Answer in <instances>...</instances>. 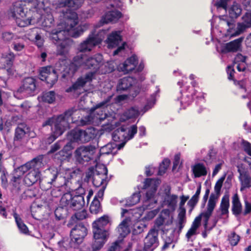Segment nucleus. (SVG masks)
<instances>
[{"label": "nucleus", "instance_id": "1", "mask_svg": "<svg viewBox=\"0 0 251 251\" xmlns=\"http://www.w3.org/2000/svg\"><path fill=\"white\" fill-rule=\"evenodd\" d=\"M76 56H81L83 57L81 66H83L86 69H90L93 71V72L87 73L84 75L78 77L71 86L65 90L66 93H73L79 96L81 94L80 91L83 88L86 83L92 81L96 72L100 67L102 56L100 54L89 57L86 55L82 54H78Z\"/></svg>", "mask_w": 251, "mask_h": 251}, {"label": "nucleus", "instance_id": "4", "mask_svg": "<svg viewBox=\"0 0 251 251\" xmlns=\"http://www.w3.org/2000/svg\"><path fill=\"white\" fill-rule=\"evenodd\" d=\"M66 31L54 29L50 33V37L52 42L56 45L57 55L66 57L73 44V41L66 37Z\"/></svg>", "mask_w": 251, "mask_h": 251}, {"label": "nucleus", "instance_id": "47", "mask_svg": "<svg viewBox=\"0 0 251 251\" xmlns=\"http://www.w3.org/2000/svg\"><path fill=\"white\" fill-rule=\"evenodd\" d=\"M137 132V126L136 125H132L129 127H127L126 141L132 139Z\"/></svg>", "mask_w": 251, "mask_h": 251}, {"label": "nucleus", "instance_id": "12", "mask_svg": "<svg viewBox=\"0 0 251 251\" xmlns=\"http://www.w3.org/2000/svg\"><path fill=\"white\" fill-rule=\"evenodd\" d=\"M21 2H16L13 4L12 14L16 19V23L20 27H25L31 24V17L28 16L27 9Z\"/></svg>", "mask_w": 251, "mask_h": 251}, {"label": "nucleus", "instance_id": "23", "mask_svg": "<svg viewBox=\"0 0 251 251\" xmlns=\"http://www.w3.org/2000/svg\"><path fill=\"white\" fill-rule=\"evenodd\" d=\"M57 171L49 170L46 173V175L43 176L39 181L40 188L43 191H47L51 187L52 184L56 179Z\"/></svg>", "mask_w": 251, "mask_h": 251}, {"label": "nucleus", "instance_id": "7", "mask_svg": "<svg viewBox=\"0 0 251 251\" xmlns=\"http://www.w3.org/2000/svg\"><path fill=\"white\" fill-rule=\"evenodd\" d=\"M82 62L83 57L76 55L70 63L67 64L65 60H62L56 63L55 67L58 73L61 75V78L68 79L73 77Z\"/></svg>", "mask_w": 251, "mask_h": 251}, {"label": "nucleus", "instance_id": "59", "mask_svg": "<svg viewBox=\"0 0 251 251\" xmlns=\"http://www.w3.org/2000/svg\"><path fill=\"white\" fill-rule=\"evenodd\" d=\"M242 20L247 25V26L251 27V11L247 12L243 16Z\"/></svg>", "mask_w": 251, "mask_h": 251}, {"label": "nucleus", "instance_id": "25", "mask_svg": "<svg viewBox=\"0 0 251 251\" xmlns=\"http://www.w3.org/2000/svg\"><path fill=\"white\" fill-rule=\"evenodd\" d=\"M71 208L75 210V215L72 216L69 221V225H73L76 220H81L87 217V208L88 205H70Z\"/></svg>", "mask_w": 251, "mask_h": 251}, {"label": "nucleus", "instance_id": "57", "mask_svg": "<svg viewBox=\"0 0 251 251\" xmlns=\"http://www.w3.org/2000/svg\"><path fill=\"white\" fill-rule=\"evenodd\" d=\"M193 101V97L191 95H186L185 96H182L181 100L182 105L184 106L189 105Z\"/></svg>", "mask_w": 251, "mask_h": 251}, {"label": "nucleus", "instance_id": "38", "mask_svg": "<svg viewBox=\"0 0 251 251\" xmlns=\"http://www.w3.org/2000/svg\"><path fill=\"white\" fill-rule=\"evenodd\" d=\"M25 126L21 127L18 126L15 130L14 141H21L25 136L26 131L25 130Z\"/></svg>", "mask_w": 251, "mask_h": 251}, {"label": "nucleus", "instance_id": "41", "mask_svg": "<svg viewBox=\"0 0 251 251\" xmlns=\"http://www.w3.org/2000/svg\"><path fill=\"white\" fill-rule=\"evenodd\" d=\"M67 205H61L56 208L54 211L55 217L58 220H60L67 214Z\"/></svg>", "mask_w": 251, "mask_h": 251}, {"label": "nucleus", "instance_id": "40", "mask_svg": "<svg viewBox=\"0 0 251 251\" xmlns=\"http://www.w3.org/2000/svg\"><path fill=\"white\" fill-rule=\"evenodd\" d=\"M13 216L15 218L18 228L20 231L23 233H27L28 231V228L26 225L23 223L21 218L16 213H14Z\"/></svg>", "mask_w": 251, "mask_h": 251}, {"label": "nucleus", "instance_id": "9", "mask_svg": "<svg viewBox=\"0 0 251 251\" xmlns=\"http://www.w3.org/2000/svg\"><path fill=\"white\" fill-rule=\"evenodd\" d=\"M80 172L81 170L79 168H76L71 172L67 177L62 176H58L57 173L56 178L53 182L54 185L57 187L64 189L67 191H75L77 189L75 185L77 184L75 183V181L77 180L74 178L79 175Z\"/></svg>", "mask_w": 251, "mask_h": 251}, {"label": "nucleus", "instance_id": "10", "mask_svg": "<svg viewBox=\"0 0 251 251\" xmlns=\"http://www.w3.org/2000/svg\"><path fill=\"white\" fill-rule=\"evenodd\" d=\"M161 180L158 178H145L143 181L142 189H148L144 197L143 202H149V204H157L156 193Z\"/></svg>", "mask_w": 251, "mask_h": 251}, {"label": "nucleus", "instance_id": "49", "mask_svg": "<svg viewBox=\"0 0 251 251\" xmlns=\"http://www.w3.org/2000/svg\"><path fill=\"white\" fill-rule=\"evenodd\" d=\"M107 251H126V250L123 248L122 243L116 242L112 244Z\"/></svg>", "mask_w": 251, "mask_h": 251}, {"label": "nucleus", "instance_id": "45", "mask_svg": "<svg viewBox=\"0 0 251 251\" xmlns=\"http://www.w3.org/2000/svg\"><path fill=\"white\" fill-rule=\"evenodd\" d=\"M9 56H6L4 59L3 61L1 62V69L6 68V67L13 66L14 60V56L13 53L12 54H9Z\"/></svg>", "mask_w": 251, "mask_h": 251}, {"label": "nucleus", "instance_id": "64", "mask_svg": "<svg viewBox=\"0 0 251 251\" xmlns=\"http://www.w3.org/2000/svg\"><path fill=\"white\" fill-rule=\"evenodd\" d=\"M226 72L227 74V78L230 80H233L235 79L234 75L235 71L232 66H228L227 67Z\"/></svg>", "mask_w": 251, "mask_h": 251}, {"label": "nucleus", "instance_id": "37", "mask_svg": "<svg viewBox=\"0 0 251 251\" xmlns=\"http://www.w3.org/2000/svg\"><path fill=\"white\" fill-rule=\"evenodd\" d=\"M193 172L195 177H200L207 175V171L204 165L202 163H197L193 168Z\"/></svg>", "mask_w": 251, "mask_h": 251}, {"label": "nucleus", "instance_id": "60", "mask_svg": "<svg viewBox=\"0 0 251 251\" xmlns=\"http://www.w3.org/2000/svg\"><path fill=\"white\" fill-rule=\"evenodd\" d=\"M93 118L90 115H86L83 117L80 120V125L81 126H85L89 125L92 122Z\"/></svg>", "mask_w": 251, "mask_h": 251}, {"label": "nucleus", "instance_id": "50", "mask_svg": "<svg viewBox=\"0 0 251 251\" xmlns=\"http://www.w3.org/2000/svg\"><path fill=\"white\" fill-rule=\"evenodd\" d=\"M228 240L231 246H236L240 240V237L235 232H232L228 235Z\"/></svg>", "mask_w": 251, "mask_h": 251}, {"label": "nucleus", "instance_id": "18", "mask_svg": "<svg viewBox=\"0 0 251 251\" xmlns=\"http://www.w3.org/2000/svg\"><path fill=\"white\" fill-rule=\"evenodd\" d=\"M77 23V19L69 20L67 22V26L63 30L66 31V34H69L73 37L77 38L83 33L87 27V26L85 25H79L75 27Z\"/></svg>", "mask_w": 251, "mask_h": 251}, {"label": "nucleus", "instance_id": "5", "mask_svg": "<svg viewBox=\"0 0 251 251\" xmlns=\"http://www.w3.org/2000/svg\"><path fill=\"white\" fill-rule=\"evenodd\" d=\"M214 208L215 205H203L201 213L195 219L191 228L186 234V237L188 239H189L193 235L196 234V231L200 225L201 219L203 220V226L205 230H209L216 226L217 223L216 221H214L212 224L208 223V220Z\"/></svg>", "mask_w": 251, "mask_h": 251}, {"label": "nucleus", "instance_id": "24", "mask_svg": "<svg viewBox=\"0 0 251 251\" xmlns=\"http://www.w3.org/2000/svg\"><path fill=\"white\" fill-rule=\"evenodd\" d=\"M36 80L32 77H27L23 79L22 85L18 88L17 92L20 93H26L32 94L36 89Z\"/></svg>", "mask_w": 251, "mask_h": 251}, {"label": "nucleus", "instance_id": "51", "mask_svg": "<svg viewBox=\"0 0 251 251\" xmlns=\"http://www.w3.org/2000/svg\"><path fill=\"white\" fill-rule=\"evenodd\" d=\"M114 149V147L112 144H107L100 149V153L101 154H109L112 153Z\"/></svg>", "mask_w": 251, "mask_h": 251}, {"label": "nucleus", "instance_id": "63", "mask_svg": "<svg viewBox=\"0 0 251 251\" xmlns=\"http://www.w3.org/2000/svg\"><path fill=\"white\" fill-rule=\"evenodd\" d=\"M89 209L91 213L95 214L102 212V208L100 205H90Z\"/></svg>", "mask_w": 251, "mask_h": 251}, {"label": "nucleus", "instance_id": "21", "mask_svg": "<svg viewBox=\"0 0 251 251\" xmlns=\"http://www.w3.org/2000/svg\"><path fill=\"white\" fill-rule=\"evenodd\" d=\"M126 130L127 127L126 126H122L115 130L112 134V137L113 141L115 142H121L119 144L115 145L119 150L122 149L128 141H126Z\"/></svg>", "mask_w": 251, "mask_h": 251}, {"label": "nucleus", "instance_id": "20", "mask_svg": "<svg viewBox=\"0 0 251 251\" xmlns=\"http://www.w3.org/2000/svg\"><path fill=\"white\" fill-rule=\"evenodd\" d=\"M101 41V39L97 35L90 34L85 41L79 45L78 50L81 52L90 51L94 47L100 44Z\"/></svg>", "mask_w": 251, "mask_h": 251}, {"label": "nucleus", "instance_id": "42", "mask_svg": "<svg viewBox=\"0 0 251 251\" xmlns=\"http://www.w3.org/2000/svg\"><path fill=\"white\" fill-rule=\"evenodd\" d=\"M171 163V161L168 158H165L160 164L158 169V175L162 176L164 174Z\"/></svg>", "mask_w": 251, "mask_h": 251}, {"label": "nucleus", "instance_id": "22", "mask_svg": "<svg viewBox=\"0 0 251 251\" xmlns=\"http://www.w3.org/2000/svg\"><path fill=\"white\" fill-rule=\"evenodd\" d=\"M158 232L155 229H151L144 239V249L146 251H152L158 245Z\"/></svg>", "mask_w": 251, "mask_h": 251}, {"label": "nucleus", "instance_id": "29", "mask_svg": "<svg viewBox=\"0 0 251 251\" xmlns=\"http://www.w3.org/2000/svg\"><path fill=\"white\" fill-rule=\"evenodd\" d=\"M75 183H77L75 186L77 188L76 193H78V195L75 196L72 195V201L71 204H85L84 195L85 193L84 189L82 187L81 182L79 181H75Z\"/></svg>", "mask_w": 251, "mask_h": 251}, {"label": "nucleus", "instance_id": "13", "mask_svg": "<svg viewBox=\"0 0 251 251\" xmlns=\"http://www.w3.org/2000/svg\"><path fill=\"white\" fill-rule=\"evenodd\" d=\"M58 72L51 66L43 67L39 71V78L42 81H46L50 88L52 87L57 81Z\"/></svg>", "mask_w": 251, "mask_h": 251}, {"label": "nucleus", "instance_id": "52", "mask_svg": "<svg viewBox=\"0 0 251 251\" xmlns=\"http://www.w3.org/2000/svg\"><path fill=\"white\" fill-rule=\"evenodd\" d=\"M72 201V195L70 193H65L60 199V204H71Z\"/></svg>", "mask_w": 251, "mask_h": 251}, {"label": "nucleus", "instance_id": "62", "mask_svg": "<svg viewBox=\"0 0 251 251\" xmlns=\"http://www.w3.org/2000/svg\"><path fill=\"white\" fill-rule=\"evenodd\" d=\"M21 176H18V174H17V176H13L11 180V182L13 186L17 188V190H20V181L21 180Z\"/></svg>", "mask_w": 251, "mask_h": 251}, {"label": "nucleus", "instance_id": "26", "mask_svg": "<svg viewBox=\"0 0 251 251\" xmlns=\"http://www.w3.org/2000/svg\"><path fill=\"white\" fill-rule=\"evenodd\" d=\"M39 160L38 157H35L25 164L15 169L14 171L18 174V176H22L27 171L29 172L33 168H36L37 163L39 162Z\"/></svg>", "mask_w": 251, "mask_h": 251}, {"label": "nucleus", "instance_id": "44", "mask_svg": "<svg viewBox=\"0 0 251 251\" xmlns=\"http://www.w3.org/2000/svg\"><path fill=\"white\" fill-rule=\"evenodd\" d=\"M139 114L138 109L132 107L125 112L124 116L126 117L127 119H129L138 117Z\"/></svg>", "mask_w": 251, "mask_h": 251}, {"label": "nucleus", "instance_id": "6", "mask_svg": "<svg viewBox=\"0 0 251 251\" xmlns=\"http://www.w3.org/2000/svg\"><path fill=\"white\" fill-rule=\"evenodd\" d=\"M107 174L108 169L105 165H102L97 168L93 177L92 182L95 187H101V188L94 197L91 204H100V201L99 199H102L104 191L107 185L108 181Z\"/></svg>", "mask_w": 251, "mask_h": 251}, {"label": "nucleus", "instance_id": "11", "mask_svg": "<svg viewBox=\"0 0 251 251\" xmlns=\"http://www.w3.org/2000/svg\"><path fill=\"white\" fill-rule=\"evenodd\" d=\"M94 132V128H88L86 130L74 129L67 133V138L68 140L75 143H86L95 138L96 134Z\"/></svg>", "mask_w": 251, "mask_h": 251}, {"label": "nucleus", "instance_id": "35", "mask_svg": "<svg viewBox=\"0 0 251 251\" xmlns=\"http://www.w3.org/2000/svg\"><path fill=\"white\" fill-rule=\"evenodd\" d=\"M37 197V192L36 190L27 189L22 194L21 200L22 202H24L23 201H26L25 202H29V201H33L32 202V204L35 202V200Z\"/></svg>", "mask_w": 251, "mask_h": 251}, {"label": "nucleus", "instance_id": "19", "mask_svg": "<svg viewBox=\"0 0 251 251\" xmlns=\"http://www.w3.org/2000/svg\"><path fill=\"white\" fill-rule=\"evenodd\" d=\"M237 171L239 174L238 179L241 184L240 191L251 187V176L247 168L241 164L237 166Z\"/></svg>", "mask_w": 251, "mask_h": 251}, {"label": "nucleus", "instance_id": "32", "mask_svg": "<svg viewBox=\"0 0 251 251\" xmlns=\"http://www.w3.org/2000/svg\"><path fill=\"white\" fill-rule=\"evenodd\" d=\"M242 8L240 4L234 2L228 10L229 17H225L224 19L234 20L240 16Z\"/></svg>", "mask_w": 251, "mask_h": 251}, {"label": "nucleus", "instance_id": "54", "mask_svg": "<svg viewBox=\"0 0 251 251\" xmlns=\"http://www.w3.org/2000/svg\"><path fill=\"white\" fill-rule=\"evenodd\" d=\"M95 171L93 167H90L85 173V177L84 178V182L88 183L90 180H93V177L95 174Z\"/></svg>", "mask_w": 251, "mask_h": 251}, {"label": "nucleus", "instance_id": "58", "mask_svg": "<svg viewBox=\"0 0 251 251\" xmlns=\"http://www.w3.org/2000/svg\"><path fill=\"white\" fill-rule=\"evenodd\" d=\"M234 84L239 89L246 90V83L245 79L237 80L236 79L233 80Z\"/></svg>", "mask_w": 251, "mask_h": 251}, {"label": "nucleus", "instance_id": "48", "mask_svg": "<svg viewBox=\"0 0 251 251\" xmlns=\"http://www.w3.org/2000/svg\"><path fill=\"white\" fill-rule=\"evenodd\" d=\"M53 16L51 14H48L47 16L45 17L42 23V25L45 27H50L53 25Z\"/></svg>", "mask_w": 251, "mask_h": 251}, {"label": "nucleus", "instance_id": "55", "mask_svg": "<svg viewBox=\"0 0 251 251\" xmlns=\"http://www.w3.org/2000/svg\"><path fill=\"white\" fill-rule=\"evenodd\" d=\"M112 97V96H109L107 97V98L105 99L104 100L97 104L95 107L92 108V110L94 111L96 109L106 106L107 105V103L110 101Z\"/></svg>", "mask_w": 251, "mask_h": 251}, {"label": "nucleus", "instance_id": "14", "mask_svg": "<svg viewBox=\"0 0 251 251\" xmlns=\"http://www.w3.org/2000/svg\"><path fill=\"white\" fill-rule=\"evenodd\" d=\"M96 148L92 145L81 146L77 148L74 152L76 161L80 164H84L93 159V154Z\"/></svg>", "mask_w": 251, "mask_h": 251}, {"label": "nucleus", "instance_id": "53", "mask_svg": "<svg viewBox=\"0 0 251 251\" xmlns=\"http://www.w3.org/2000/svg\"><path fill=\"white\" fill-rule=\"evenodd\" d=\"M177 198L176 195H171L167 197H164V204H176Z\"/></svg>", "mask_w": 251, "mask_h": 251}, {"label": "nucleus", "instance_id": "27", "mask_svg": "<svg viewBox=\"0 0 251 251\" xmlns=\"http://www.w3.org/2000/svg\"><path fill=\"white\" fill-rule=\"evenodd\" d=\"M134 83V79L132 77H123L119 80L117 85V91L121 92L127 91L133 86Z\"/></svg>", "mask_w": 251, "mask_h": 251}, {"label": "nucleus", "instance_id": "8", "mask_svg": "<svg viewBox=\"0 0 251 251\" xmlns=\"http://www.w3.org/2000/svg\"><path fill=\"white\" fill-rule=\"evenodd\" d=\"M122 217H125L117 228V230L121 237H125L130 232L129 226L131 221H135L142 215L141 210L137 209H123L121 213Z\"/></svg>", "mask_w": 251, "mask_h": 251}, {"label": "nucleus", "instance_id": "28", "mask_svg": "<svg viewBox=\"0 0 251 251\" xmlns=\"http://www.w3.org/2000/svg\"><path fill=\"white\" fill-rule=\"evenodd\" d=\"M40 174L37 167L30 170L24 179L25 184L30 186L36 183L40 179Z\"/></svg>", "mask_w": 251, "mask_h": 251}, {"label": "nucleus", "instance_id": "2", "mask_svg": "<svg viewBox=\"0 0 251 251\" xmlns=\"http://www.w3.org/2000/svg\"><path fill=\"white\" fill-rule=\"evenodd\" d=\"M110 222V218L107 215L101 216L93 222L94 241L92 245V249L89 251H98L103 247L109 234L108 230L104 229V227Z\"/></svg>", "mask_w": 251, "mask_h": 251}, {"label": "nucleus", "instance_id": "56", "mask_svg": "<svg viewBox=\"0 0 251 251\" xmlns=\"http://www.w3.org/2000/svg\"><path fill=\"white\" fill-rule=\"evenodd\" d=\"M35 31V44L38 47L41 48L43 46L44 39L41 37V35L38 33L36 29L33 30Z\"/></svg>", "mask_w": 251, "mask_h": 251}, {"label": "nucleus", "instance_id": "61", "mask_svg": "<svg viewBox=\"0 0 251 251\" xmlns=\"http://www.w3.org/2000/svg\"><path fill=\"white\" fill-rule=\"evenodd\" d=\"M247 56L243 55L242 54L238 53L235 56L234 59V63H245L246 62Z\"/></svg>", "mask_w": 251, "mask_h": 251}, {"label": "nucleus", "instance_id": "31", "mask_svg": "<svg viewBox=\"0 0 251 251\" xmlns=\"http://www.w3.org/2000/svg\"><path fill=\"white\" fill-rule=\"evenodd\" d=\"M120 33V31H114L108 35L107 43L109 47L115 48L119 45L122 39Z\"/></svg>", "mask_w": 251, "mask_h": 251}, {"label": "nucleus", "instance_id": "33", "mask_svg": "<svg viewBox=\"0 0 251 251\" xmlns=\"http://www.w3.org/2000/svg\"><path fill=\"white\" fill-rule=\"evenodd\" d=\"M186 222V210L181 205L178 210V216L177 217V226H178V232L180 233L184 226Z\"/></svg>", "mask_w": 251, "mask_h": 251}, {"label": "nucleus", "instance_id": "16", "mask_svg": "<svg viewBox=\"0 0 251 251\" xmlns=\"http://www.w3.org/2000/svg\"><path fill=\"white\" fill-rule=\"evenodd\" d=\"M221 21L224 24L228 26L226 34V36H236L242 33L246 28L250 27L247 26V25L243 22L242 23H239L237 28H236L235 21L233 19H221Z\"/></svg>", "mask_w": 251, "mask_h": 251}, {"label": "nucleus", "instance_id": "46", "mask_svg": "<svg viewBox=\"0 0 251 251\" xmlns=\"http://www.w3.org/2000/svg\"><path fill=\"white\" fill-rule=\"evenodd\" d=\"M141 197L140 192L134 193L126 200V204H138Z\"/></svg>", "mask_w": 251, "mask_h": 251}, {"label": "nucleus", "instance_id": "36", "mask_svg": "<svg viewBox=\"0 0 251 251\" xmlns=\"http://www.w3.org/2000/svg\"><path fill=\"white\" fill-rule=\"evenodd\" d=\"M122 17V13L118 10H112L105 15L106 22H116Z\"/></svg>", "mask_w": 251, "mask_h": 251}, {"label": "nucleus", "instance_id": "43", "mask_svg": "<svg viewBox=\"0 0 251 251\" xmlns=\"http://www.w3.org/2000/svg\"><path fill=\"white\" fill-rule=\"evenodd\" d=\"M136 67V66L134 65L124 62L123 63L120 64L119 69L125 74H127L134 70Z\"/></svg>", "mask_w": 251, "mask_h": 251}, {"label": "nucleus", "instance_id": "17", "mask_svg": "<svg viewBox=\"0 0 251 251\" xmlns=\"http://www.w3.org/2000/svg\"><path fill=\"white\" fill-rule=\"evenodd\" d=\"M87 234L86 228L82 225H78L73 228L71 232L70 247L75 248L81 244Z\"/></svg>", "mask_w": 251, "mask_h": 251}, {"label": "nucleus", "instance_id": "30", "mask_svg": "<svg viewBox=\"0 0 251 251\" xmlns=\"http://www.w3.org/2000/svg\"><path fill=\"white\" fill-rule=\"evenodd\" d=\"M241 41L242 39L239 38L226 43L222 48V52L227 53L237 51L241 48Z\"/></svg>", "mask_w": 251, "mask_h": 251}, {"label": "nucleus", "instance_id": "34", "mask_svg": "<svg viewBox=\"0 0 251 251\" xmlns=\"http://www.w3.org/2000/svg\"><path fill=\"white\" fill-rule=\"evenodd\" d=\"M83 2V0H60L59 7H72L75 9L78 8Z\"/></svg>", "mask_w": 251, "mask_h": 251}, {"label": "nucleus", "instance_id": "3", "mask_svg": "<svg viewBox=\"0 0 251 251\" xmlns=\"http://www.w3.org/2000/svg\"><path fill=\"white\" fill-rule=\"evenodd\" d=\"M76 111V110H74L73 109H71L59 115L56 121L54 127L52 128L51 132L48 135L45 140L46 144L50 145L52 143L69 128L70 117L73 115L74 112Z\"/></svg>", "mask_w": 251, "mask_h": 251}, {"label": "nucleus", "instance_id": "39", "mask_svg": "<svg viewBox=\"0 0 251 251\" xmlns=\"http://www.w3.org/2000/svg\"><path fill=\"white\" fill-rule=\"evenodd\" d=\"M42 100L48 103H52L55 100V93L53 91L44 93L41 97Z\"/></svg>", "mask_w": 251, "mask_h": 251}, {"label": "nucleus", "instance_id": "15", "mask_svg": "<svg viewBox=\"0 0 251 251\" xmlns=\"http://www.w3.org/2000/svg\"><path fill=\"white\" fill-rule=\"evenodd\" d=\"M173 219V211L164 209L161 211L160 216L156 220L155 226L165 232L172 225Z\"/></svg>", "mask_w": 251, "mask_h": 251}]
</instances>
